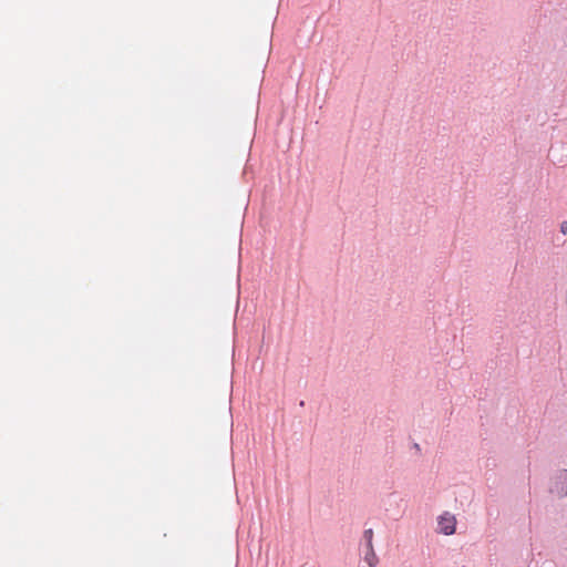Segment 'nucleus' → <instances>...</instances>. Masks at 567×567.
<instances>
[{
    "mask_svg": "<svg viewBox=\"0 0 567 567\" xmlns=\"http://www.w3.org/2000/svg\"><path fill=\"white\" fill-rule=\"evenodd\" d=\"M364 560L367 561V564L369 565V567H375L379 559L374 553V549H373V546L371 547H367V553H365V556H364Z\"/></svg>",
    "mask_w": 567,
    "mask_h": 567,
    "instance_id": "f03ea898",
    "label": "nucleus"
},
{
    "mask_svg": "<svg viewBox=\"0 0 567 567\" xmlns=\"http://www.w3.org/2000/svg\"><path fill=\"white\" fill-rule=\"evenodd\" d=\"M363 537H364V539L367 542V547L373 546V543H372V540H373V530L372 529L364 530Z\"/></svg>",
    "mask_w": 567,
    "mask_h": 567,
    "instance_id": "7ed1b4c3",
    "label": "nucleus"
},
{
    "mask_svg": "<svg viewBox=\"0 0 567 567\" xmlns=\"http://www.w3.org/2000/svg\"><path fill=\"white\" fill-rule=\"evenodd\" d=\"M439 529L444 535H452L455 533L456 518L450 513H444L439 517Z\"/></svg>",
    "mask_w": 567,
    "mask_h": 567,
    "instance_id": "f257e3e1",
    "label": "nucleus"
},
{
    "mask_svg": "<svg viewBox=\"0 0 567 567\" xmlns=\"http://www.w3.org/2000/svg\"><path fill=\"white\" fill-rule=\"evenodd\" d=\"M560 231H561L563 234H567V221H563V223L560 224Z\"/></svg>",
    "mask_w": 567,
    "mask_h": 567,
    "instance_id": "20e7f679",
    "label": "nucleus"
}]
</instances>
